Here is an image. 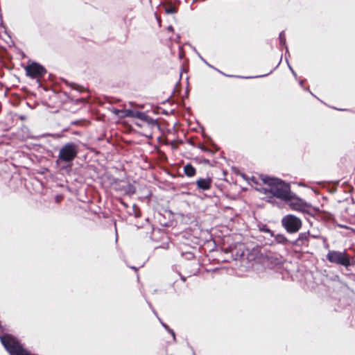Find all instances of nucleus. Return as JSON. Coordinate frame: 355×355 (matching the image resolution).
Listing matches in <instances>:
<instances>
[{
    "label": "nucleus",
    "instance_id": "obj_1",
    "mask_svg": "<svg viewBox=\"0 0 355 355\" xmlns=\"http://www.w3.org/2000/svg\"><path fill=\"white\" fill-rule=\"evenodd\" d=\"M261 180L264 186L258 189V191L267 197L270 198L275 197L285 202L293 198V193L288 183L281 179L269 176H263Z\"/></svg>",
    "mask_w": 355,
    "mask_h": 355
},
{
    "label": "nucleus",
    "instance_id": "obj_2",
    "mask_svg": "<svg viewBox=\"0 0 355 355\" xmlns=\"http://www.w3.org/2000/svg\"><path fill=\"white\" fill-rule=\"evenodd\" d=\"M1 343L10 355H28V352L11 335L0 336Z\"/></svg>",
    "mask_w": 355,
    "mask_h": 355
},
{
    "label": "nucleus",
    "instance_id": "obj_3",
    "mask_svg": "<svg viewBox=\"0 0 355 355\" xmlns=\"http://www.w3.org/2000/svg\"><path fill=\"white\" fill-rule=\"evenodd\" d=\"M281 224L289 234L297 232L302 226V220L293 214H287L283 216Z\"/></svg>",
    "mask_w": 355,
    "mask_h": 355
},
{
    "label": "nucleus",
    "instance_id": "obj_4",
    "mask_svg": "<svg viewBox=\"0 0 355 355\" xmlns=\"http://www.w3.org/2000/svg\"><path fill=\"white\" fill-rule=\"evenodd\" d=\"M327 259L333 263L348 268L351 266L350 256L346 250L343 252L337 250H329L326 256Z\"/></svg>",
    "mask_w": 355,
    "mask_h": 355
},
{
    "label": "nucleus",
    "instance_id": "obj_5",
    "mask_svg": "<svg viewBox=\"0 0 355 355\" xmlns=\"http://www.w3.org/2000/svg\"><path fill=\"white\" fill-rule=\"evenodd\" d=\"M77 153V146L73 143H68L60 148L58 162H70L76 157Z\"/></svg>",
    "mask_w": 355,
    "mask_h": 355
},
{
    "label": "nucleus",
    "instance_id": "obj_6",
    "mask_svg": "<svg viewBox=\"0 0 355 355\" xmlns=\"http://www.w3.org/2000/svg\"><path fill=\"white\" fill-rule=\"evenodd\" d=\"M287 202H289L288 205L290 208L294 211L309 213L311 208V206L309 203L297 198L295 193H293V198L289 199Z\"/></svg>",
    "mask_w": 355,
    "mask_h": 355
},
{
    "label": "nucleus",
    "instance_id": "obj_7",
    "mask_svg": "<svg viewBox=\"0 0 355 355\" xmlns=\"http://www.w3.org/2000/svg\"><path fill=\"white\" fill-rule=\"evenodd\" d=\"M26 75L32 78L42 77L46 73L45 69L36 62H32L26 67Z\"/></svg>",
    "mask_w": 355,
    "mask_h": 355
},
{
    "label": "nucleus",
    "instance_id": "obj_8",
    "mask_svg": "<svg viewBox=\"0 0 355 355\" xmlns=\"http://www.w3.org/2000/svg\"><path fill=\"white\" fill-rule=\"evenodd\" d=\"M212 180L210 178H199L196 180V185L198 189L202 191L209 190L211 187Z\"/></svg>",
    "mask_w": 355,
    "mask_h": 355
},
{
    "label": "nucleus",
    "instance_id": "obj_9",
    "mask_svg": "<svg viewBox=\"0 0 355 355\" xmlns=\"http://www.w3.org/2000/svg\"><path fill=\"white\" fill-rule=\"evenodd\" d=\"M310 236L311 234L309 231L301 232L297 239L293 242V244L298 246L307 244Z\"/></svg>",
    "mask_w": 355,
    "mask_h": 355
},
{
    "label": "nucleus",
    "instance_id": "obj_10",
    "mask_svg": "<svg viewBox=\"0 0 355 355\" xmlns=\"http://www.w3.org/2000/svg\"><path fill=\"white\" fill-rule=\"evenodd\" d=\"M184 172L188 177H193L196 175V168L190 164H187L184 166Z\"/></svg>",
    "mask_w": 355,
    "mask_h": 355
},
{
    "label": "nucleus",
    "instance_id": "obj_11",
    "mask_svg": "<svg viewBox=\"0 0 355 355\" xmlns=\"http://www.w3.org/2000/svg\"><path fill=\"white\" fill-rule=\"evenodd\" d=\"M272 237H274L275 242L279 244L287 245L288 243V239L284 234H274V236Z\"/></svg>",
    "mask_w": 355,
    "mask_h": 355
},
{
    "label": "nucleus",
    "instance_id": "obj_12",
    "mask_svg": "<svg viewBox=\"0 0 355 355\" xmlns=\"http://www.w3.org/2000/svg\"><path fill=\"white\" fill-rule=\"evenodd\" d=\"M279 40L280 45L284 46L286 49V53H288V47L286 45V36H285L284 31H282L279 33Z\"/></svg>",
    "mask_w": 355,
    "mask_h": 355
},
{
    "label": "nucleus",
    "instance_id": "obj_13",
    "mask_svg": "<svg viewBox=\"0 0 355 355\" xmlns=\"http://www.w3.org/2000/svg\"><path fill=\"white\" fill-rule=\"evenodd\" d=\"M259 230L261 232L268 233L270 236H274V232L270 230L266 225H262L259 227Z\"/></svg>",
    "mask_w": 355,
    "mask_h": 355
},
{
    "label": "nucleus",
    "instance_id": "obj_14",
    "mask_svg": "<svg viewBox=\"0 0 355 355\" xmlns=\"http://www.w3.org/2000/svg\"><path fill=\"white\" fill-rule=\"evenodd\" d=\"M126 114L125 115L127 116H132V117H138V118H141V116L144 115L141 112H133L132 110H126L125 111Z\"/></svg>",
    "mask_w": 355,
    "mask_h": 355
},
{
    "label": "nucleus",
    "instance_id": "obj_15",
    "mask_svg": "<svg viewBox=\"0 0 355 355\" xmlns=\"http://www.w3.org/2000/svg\"><path fill=\"white\" fill-rule=\"evenodd\" d=\"M270 73H272V71H270L269 73H268L266 74H264V75H259V76H236L235 77L236 78H257L265 77L267 75L270 74Z\"/></svg>",
    "mask_w": 355,
    "mask_h": 355
},
{
    "label": "nucleus",
    "instance_id": "obj_16",
    "mask_svg": "<svg viewBox=\"0 0 355 355\" xmlns=\"http://www.w3.org/2000/svg\"><path fill=\"white\" fill-rule=\"evenodd\" d=\"M163 7L165 8V11L168 14H172L175 12V8L172 6H163Z\"/></svg>",
    "mask_w": 355,
    "mask_h": 355
},
{
    "label": "nucleus",
    "instance_id": "obj_17",
    "mask_svg": "<svg viewBox=\"0 0 355 355\" xmlns=\"http://www.w3.org/2000/svg\"><path fill=\"white\" fill-rule=\"evenodd\" d=\"M165 329L171 334V336H172L173 340L175 341L176 338H175V334L174 331L173 329H171L168 326V328H166Z\"/></svg>",
    "mask_w": 355,
    "mask_h": 355
},
{
    "label": "nucleus",
    "instance_id": "obj_18",
    "mask_svg": "<svg viewBox=\"0 0 355 355\" xmlns=\"http://www.w3.org/2000/svg\"><path fill=\"white\" fill-rule=\"evenodd\" d=\"M165 329L171 334V336H172L173 340L175 341L176 338H175V334L174 331L173 329H171L168 326V328H166Z\"/></svg>",
    "mask_w": 355,
    "mask_h": 355
},
{
    "label": "nucleus",
    "instance_id": "obj_19",
    "mask_svg": "<svg viewBox=\"0 0 355 355\" xmlns=\"http://www.w3.org/2000/svg\"><path fill=\"white\" fill-rule=\"evenodd\" d=\"M157 318L159 320V321L160 322V323L162 324V325L163 326V327H164V329L168 328V325H167V324H166L165 323H164V322H162L159 318H158L157 317Z\"/></svg>",
    "mask_w": 355,
    "mask_h": 355
},
{
    "label": "nucleus",
    "instance_id": "obj_20",
    "mask_svg": "<svg viewBox=\"0 0 355 355\" xmlns=\"http://www.w3.org/2000/svg\"><path fill=\"white\" fill-rule=\"evenodd\" d=\"M289 69H291V72H292L293 75L295 77H296V76H297L296 73L295 72V71L292 69V67H291L290 65H289Z\"/></svg>",
    "mask_w": 355,
    "mask_h": 355
},
{
    "label": "nucleus",
    "instance_id": "obj_21",
    "mask_svg": "<svg viewBox=\"0 0 355 355\" xmlns=\"http://www.w3.org/2000/svg\"><path fill=\"white\" fill-rule=\"evenodd\" d=\"M200 59L207 64L208 65L209 67H213L211 64H208L202 57H200Z\"/></svg>",
    "mask_w": 355,
    "mask_h": 355
},
{
    "label": "nucleus",
    "instance_id": "obj_22",
    "mask_svg": "<svg viewBox=\"0 0 355 355\" xmlns=\"http://www.w3.org/2000/svg\"><path fill=\"white\" fill-rule=\"evenodd\" d=\"M156 20H157V22L159 24V25L160 26V23H161V21L159 20V19H158L157 17L156 18Z\"/></svg>",
    "mask_w": 355,
    "mask_h": 355
},
{
    "label": "nucleus",
    "instance_id": "obj_23",
    "mask_svg": "<svg viewBox=\"0 0 355 355\" xmlns=\"http://www.w3.org/2000/svg\"><path fill=\"white\" fill-rule=\"evenodd\" d=\"M304 82V80H300V85L301 86H302V85H303Z\"/></svg>",
    "mask_w": 355,
    "mask_h": 355
},
{
    "label": "nucleus",
    "instance_id": "obj_24",
    "mask_svg": "<svg viewBox=\"0 0 355 355\" xmlns=\"http://www.w3.org/2000/svg\"><path fill=\"white\" fill-rule=\"evenodd\" d=\"M200 148H202L204 150H207V148L203 147V146H200Z\"/></svg>",
    "mask_w": 355,
    "mask_h": 355
},
{
    "label": "nucleus",
    "instance_id": "obj_25",
    "mask_svg": "<svg viewBox=\"0 0 355 355\" xmlns=\"http://www.w3.org/2000/svg\"><path fill=\"white\" fill-rule=\"evenodd\" d=\"M311 236H312L313 238H315V239L318 238V236H315V234L311 235Z\"/></svg>",
    "mask_w": 355,
    "mask_h": 355
},
{
    "label": "nucleus",
    "instance_id": "obj_26",
    "mask_svg": "<svg viewBox=\"0 0 355 355\" xmlns=\"http://www.w3.org/2000/svg\"><path fill=\"white\" fill-rule=\"evenodd\" d=\"M151 235H153V232H151ZM150 240H153V237H152V236H150Z\"/></svg>",
    "mask_w": 355,
    "mask_h": 355
},
{
    "label": "nucleus",
    "instance_id": "obj_27",
    "mask_svg": "<svg viewBox=\"0 0 355 355\" xmlns=\"http://www.w3.org/2000/svg\"><path fill=\"white\" fill-rule=\"evenodd\" d=\"M160 139H161L160 137H157V140H160Z\"/></svg>",
    "mask_w": 355,
    "mask_h": 355
},
{
    "label": "nucleus",
    "instance_id": "obj_28",
    "mask_svg": "<svg viewBox=\"0 0 355 355\" xmlns=\"http://www.w3.org/2000/svg\"><path fill=\"white\" fill-rule=\"evenodd\" d=\"M156 153L157 155L158 153H159V152L157 150Z\"/></svg>",
    "mask_w": 355,
    "mask_h": 355
}]
</instances>
